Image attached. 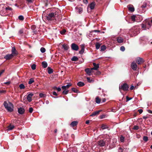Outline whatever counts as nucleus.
Here are the masks:
<instances>
[{
  "mask_svg": "<svg viewBox=\"0 0 152 152\" xmlns=\"http://www.w3.org/2000/svg\"><path fill=\"white\" fill-rule=\"evenodd\" d=\"M5 108L9 112H12L13 111L14 106L13 104L11 102H9L7 103L5 101L3 104Z\"/></svg>",
  "mask_w": 152,
  "mask_h": 152,
  "instance_id": "obj_1",
  "label": "nucleus"
},
{
  "mask_svg": "<svg viewBox=\"0 0 152 152\" xmlns=\"http://www.w3.org/2000/svg\"><path fill=\"white\" fill-rule=\"evenodd\" d=\"M57 15L54 13H51L49 14L46 15L45 17L48 20H51L56 19V17L57 16Z\"/></svg>",
  "mask_w": 152,
  "mask_h": 152,
  "instance_id": "obj_2",
  "label": "nucleus"
},
{
  "mask_svg": "<svg viewBox=\"0 0 152 152\" xmlns=\"http://www.w3.org/2000/svg\"><path fill=\"white\" fill-rule=\"evenodd\" d=\"M129 87L126 83H124L122 84L119 87V88L120 90H122L124 91H127Z\"/></svg>",
  "mask_w": 152,
  "mask_h": 152,
  "instance_id": "obj_3",
  "label": "nucleus"
},
{
  "mask_svg": "<svg viewBox=\"0 0 152 152\" xmlns=\"http://www.w3.org/2000/svg\"><path fill=\"white\" fill-rule=\"evenodd\" d=\"M12 54L14 56H16L18 55V53L17 51L16 50V49L15 47H13L12 48Z\"/></svg>",
  "mask_w": 152,
  "mask_h": 152,
  "instance_id": "obj_4",
  "label": "nucleus"
},
{
  "mask_svg": "<svg viewBox=\"0 0 152 152\" xmlns=\"http://www.w3.org/2000/svg\"><path fill=\"white\" fill-rule=\"evenodd\" d=\"M71 47L72 49L75 50L77 51L79 49L78 46L75 43H72Z\"/></svg>",
  "mask_w": 152,
  "mask_h": 152,
  "instance_id": "obj_5",
  "label": "nucleus"
},
{
  "mask_svg": "<svg viewBox=\"0 0 152 152\" xmlns=\"http://www.w3.org/2000/svg\"><path fill=\"white\" fill-rule=\"evenodd\" d=\"M13 54H8L6 55L4 57V58L6 60H9L12 58L14 56L12 55Z\"/></svg>",
  "mask_w": 152,
  "mask_h": 152,
  "instance_id": "obj_6",
  "label": "nucleus"
},
{
  "mask_svg": "<svg viewBox=\"0 0 152 152\" xmlns=\"http://www.w3.org/2000/svg\"><path fill=\"white\" fill-rule=\"evenodd\" d=\"M136 62L138 64H139L143 63L144 61L142 58L140 57H137L136 58Z\"/></svg>",
  "mask_w": 152,
  "mask_h": 152,
  "instance_id": "obj_7",
  "label": "nucleus"
},
{
  "mask_svg": "<svg viewBox=\"0 0 152 152\" xmlns=\"http://www.w3.org/2000/svg\"><path fill=\"white\" fill-rule=\"evenodd\" d=\"M127 7L129 11L133 12L134 11V8L132 5L130 4L127 6Z\"/></svg>",
  "mask_w": 152,
  "mask_h": 152,
  "instance_id": "obj_8",
  "label": "nucleus"
},
{
  "mask_svg": "<svg viewBox=\"0 0 152 152\" xmlns=\"http://www.w3.org/2000/svg\"><path fill=\"white\" fill-rule=\"evenodd\" d=\"M131 67L134 70H135L137 69V66L136 63L134 61L132 62L131 65Z\"/></svg>",
  "mask_w": 152,
  "mask_h": 152,
  "instance_id": "obj_9",
  "label": "nucleus"
},
{
  "mask_svg": "<svg viewBox=\"0 0 152 152\" xmlns=\"http://www.w3.org/2000/svg\"><path fill=\"white\" fill-rule=\"evenodd\" d=\"M93 64L94 67L93 68H91V69L97 70L99 67V64H96L95 63H93Z\"/></svg>",
  "mask_w": 152,
  "mask_h": 152,
  "instance_id": "obj_10",
  "label": "nucleus"
},
{
  "mask_svg": "<svg viewBox=\"0 0 152 152\" xmlns=\"http://www.w3.org/2000/svg\"><path fill=\"white\" fill-rule=\"evenodd\" d=\"M18 111L19 114H22L24 113L25 110L23 108L20 107L18 108Z\"/></svg>",
  "mask_w": 152,
  "mask_h": 152,
  "instance_id": "obj_11",
  "label": "nucleus"
},
{
  "mask_svg": "<svg viewBox=\"0 0 152 152\" xmlns=\"http://www.w3.org/2000/svg\"><path fill=\"white\" fill-rule=\"evenodd\" d=\"M92 70H93L91 69V68L90 69L89 68H87L85 70V71L86 72L87 74L89 75H90L91 73L93 72L92 71Z\"/></svg>",
  "mask_w": 152,
  "mask_h": 152,
  "instance_id": "obj_12",
  "label": "nucleus"
},
{
  "mask_svg": "<svg viewBox=\"0 0 152 152\" xmlns=\"http://www.w3.org/2000/svg\"><path fill=\"white\" fill-rule=\"evenodd\" d=\"M81 50L79 51L80 54H82L84 52L85 49V45H82L80 46Z\"/></svg>",
  "mask_w": 152,
  "mask_h": 152,
  "instance_id": "obj_13",
  "label": "nucleus"
},
{
  "mask_svg": "<svg viewBox=\"0 0 152 152\" xmlns=\"http://www.w3.org/2000/svg\"><path fill=\"white\" fill-rule=\"evenodd\" d=\"M33 95V94L31 93L29 94L27 96V99L28 102H30L32 100V97Z\"/></svg>",
  "mask_w": 152,
  "mask_h": 152,
  "instance_id": "obj_14",
  "label": "nucleus"
},
{
  "mask_svg": "<svg viewBox=\"0 0 152 152\" xmlns=\"http://www.w3.org/2000/svg\"><path fill=\"white\" fill-rule=\"evenodd\" d=\"M101 111V110L95 111L93 112L90 115L91 116H94L96 115L99 114L100 112Z\"/></svg>",
  "mask_w": 152,
  "mask_h": 152,
  "instance_id": "obj_15",
  "label": "nucleus"
},
{
  "mask_svg": "<svg viewBox=\"0 0 152 152\" xmlns=\"http://www.w3.org/2000/svg\"><path fill=\"white\" fill-rule=\"evenodd\" d=\"M78 124V122L77 121H72L70 124L72 127H74L76 126Z\"/></svg>",
  "mask_w": 152,
  "mask_h": 152,
  "instance_id": "obj_16",
  "label": "nucleus"
},
{
  "mask_svg": "<svg viewBox=\"0 0 152 152\" xmlns=\"http://www.w3.org/2000/svg\"><path fill=\"white\" fill-rule=\"evenodd\" d=\"M117 40L118 43H121L123 42L124 39L121 37H119L117 38Z\"/></svg>",
  "mask_w": 152,
  "mask_h": 152,
  "instance_id": "obj_17",
  "label": "nucleus"
},
{
  "mask_svg": "<svg viewBox=\"0 0 152 152\" xmlns=\"http://www.w3.org/2000/svg\"><path fill=\"white\" fill-rule=\"evenodd\" d=\"M71 86V84H69L67 85L66 86H63L62 87V88L63 89H66V88H68Z\"/></svg>",
  "mask_w": 152,
  "mask_h": 152,
  "instance_id": "obj_18",
  "label": "nucleus"
},
{
  "mask_svg": "<svg viewBox=\"0 0 152 152\" xmlns=\"http://www.w3.org/2000/svg\"><path fill=\"white\" fill-rule=\"evenodd\" d=\"M95 6L94 2H92L89 5L90 7L91 10L94 9Z\"/></svg>",
  "mask_w": 152,
  "mask_h": 152,
  "instance_id": "obj_19",
  "label": "nucleus"
},
{
  "mask_svg": "<svg viewBox=\"0 0 152 152\" xmlns=\"http://www.w3.org/2000/svg\"><path fill=\"white\" fill-rule=\"evenodd\" d=\"M14 128V126L13 125H10L8 127L7 130L8 131H10L12 130Z\"/></svg>",
  "mask_w": 152,
  "mask_h": 152,
  "instance_id": "obj_20",
  "label": "nucleus"
},
{
  "mask_svg": "<svg viewBox=\"0 0 152 152\" xmlns=\"http://www.w3.org/2000/svg\"><path fill=\"white\" fill-rule=\"evenodd\" d=\"M62 47L65 50H67L69 48L68 45L65 44L63 45H62Z\"/></svg>",
  "mask_w": 152,
  "mask_h": 152,
  "instance_id": "obj_21",
  "label": "nucleus"
},
{
  "mask_svg": "<svg viewBox=\"0 0 152 152\" xmlns=\"http://www.w3.org/2000/svg\"><path fill=\"white\" fill-rule=\"evenodd\" d=\"M47 69L48 70V72L49 74H51L53 72V70L50 67H48Z\"/></svg>",
  "mask_w": 152,
  "mask_h": 152,
  "instance_id": "obj_22",
  "label": "nucleus"
},
{
  "mask_svg": "<svg viewBox=\"0 0 152 152\" xmlns=\"http://www.w3.org/2000/svg\"><path fill=\"white\" fill-rule=\"evenodd\" d=\"M101 101V99L99 98L98 97H97L96 98V102L97 104H99L100 103Z\"/></svg>",
  "mask_w": 152,
  "mask_h": 152,
  "instance_id": "obj_23",
  "label": "nucleus"
},
{
  "mask_svg": "<svg viewBox=\"0 0 152 152\" xmlns=\"http://www.w3.org/2000/svg\"><path fill=\"white\" fill-rule=\"evenodd\" d=\"M42 66L44 68H45L47 67L48 64L45 61H43L42 63Z\"/></svg>",
  "mask_w": 152,
  "mask_h": 152,
  "instance_id": "obj_24",
  "label": "nucleus"
},
{
  "mask_svg": "<svg viewBox=\"0 0 152 152\" xmlns=\"http://www.w3.org/2000/svg\"><path fill=\"white\" fill-rule=\"evenodd\" d=\"M84 85V83L81 82H79L77 84V86L80 87L83 86Z\"/></svg>",
  "mask_w": 152,
  "mask_h": 152,
  "instance_id": "obj_25",
  "label": "nucleus"
},
{
  "mask_svg": "<svg viewBox=\"0 0 152 152\" xmlns=\"http://www.w3.org/2000/svg\"><path fill=\"white\" fill-rule=\"evenodd\" d=\"M95 45L96 49H98L101 46V44L99 42H96V43Z\"/></svg>",
  "mask_w": 152,
  "mask_h": 152,
  "instance_id": "obj_26",
  "label": "nucleus"
},
{
  "mask_svg": "<svg viewBox=\"0 0 152 152\" xmlns=\"http://www.w3.org/2000/svg\"><path fill=\"white\" fill-rule=\"evenodd\" d=\"M78 58L75 56L73 57L71 59V60L73 61H76L78 60Z\"/></svg>",
  "mask_w": 152,
  "mask_h": 152,
  "instance_id": "obj_27",
  "label": "nucleus"
},
{
  "mask_svg": "<svg viewBox=\"0 0 152 152\" xmlns=\"http://www.w3.org/2000/svg\"><path fill=\"white\" fill-rule=\"evenodd\" d=\"M19 87L20 89H22L25 88V86L23 84H21L19 85Z\"/></svg>",
  "mask_w": 152,
  "mask_h": 152,
  "instance_id": "obj_28",
  "label": "nucleus"
},
{
  "mask_svg": "<svg viewBox=\"0 0 152 152\" xmlns=\"http://www.w3.org/2000/svg\"><path fill=\"white\" fill-rule=\"evenodd\" d=\"M101 127L102 129H105L107 128L108 126L107 125L105 124H103L102 125Z\"/></svg>",
  "mask_w": 152,
  "mask_h": 152,
  "instance_id": "obj_29",
  "label": "nucleus"
},
{
  "mask_svg": "<svg viewBox=\"0 0 152 152\" xmlns=\"http://www.w3.org/2000/svg\"><path fill=\"white\" fill-rule=\"evenodd\" d=\"M106 49V46L104 45H102L101 47V51H104Z\"/></svg>",
  "mask_w": 152,
  "mask_h": 152,
  "instance_id": "obj_30",
  "label": "nucleus"
},
{
  "mask_svg": "<svg viewBox=\"0 0 152 152\" xmlns=\"http://www.w3.org/2000/svg\"><path fill=\"white\" fill-rule=\"evenodd\" d=\"M4 9L5 10V11H7L8 10H12V8L11 7H9L4 8Z\"/></svg>",
  "mask_w": 152,
  "mask_h": 152,
  "instance_id": "obj_31",
  "label": "nucleus"
},
{
  "mask_svg": "<svg viewBox=\"0 0 152 152\" xmlns=\"http://www.w3.org/2000/svg\"><path fill=\"white\" fill-rule=\"evenodd\" d=\"M34 82L33 78H31L29 79V80L28 82V84H31L33 83Z\"/></svg>",
  "mask_w": 152,
  "mask_h": 152,
  "instance_id": "obj_32",
  "label": "nucleus"
},
{
  "mask_svg": "<svg viewBox=\"0 0 152 152\" xmlns=\"http://www.w3.org/2000/svg\"><path fill=\"white\" fill-rule=\"evenodd\" d=\"M147 6V3L145 2H144L143 4L141 6V7L142 8H145Z\"/></svg>",
  "mask_w": 152,
  "mask_h": 152,
  "instance_id": "obj_33",
  "label": "nucleus"
},
{
  "mask_svg": "<svg viewBox=\"0 0 152 152\" xmlns=\"http://www.w3.org/2000/svg\"><path fill=\"white\" fill-rule=\"evenodd\" d=\"M72 90L75 93H78V91L77 90V89L74 88H72Z\"/></svg>",
  "mask_w": 152,
  "mask_h": 152,
  "instance_id": "obj_34",
  "label": "nucleus"
},
{
  "mask_svg": "<svg viewBox=\"0 0 152 152\" xmlns=\"http://www.w3.org/2000/svg\"><path fill=\"white\" fill-rule=\"evenodd\" d=\"M64 90L63 92L62 93L64 94H66L69 91L66 89H64Z\"/></svg>",
  "mask_w": 152,
  "mask_h": 152,
  "instance_id": "obj_35",
  "label": "nucleus"
},
{
  "mask_svg": "<svg viewBox=\"0 0 152 152\" xmlns=\"http://www.w3.org/2000/svg\"><path fill=\"white\" fill-rule=\"evenodd\" d=\"M40 51L42 53H44L45 51V49L43 47H42L40 49Z\"/></svg>",
  "mask_w": 152,
  "mask_h": 152,
  "instance_id": "obj_36",
  "label": "nucleus"
},
{
  "mask_svg": "<svg viewBox=\"0 0 152 152\" xmlns=\"http://www.w3.org/2000/svg\"><path fill=\"white\" fill-rule=\"evenodd\" d=\"M18 19L20 20H23L24 19V17L22 15H20L18 17Z\"/></svg>",
  "mask_w": 152,
  "mask_h": 152,
  "instance_id": "obj_37",
  "label": "nucleus"
},
{
  "mask_svg": "<svg viewBox=\"0 0 152 152\" xmlns=\"http://www.w3.org/2000/svg\"><path fill=\"white\" fill-rule=\"evenodd\" d=\"M132 20L134 22L135 21V15H133L131 17V18Z\"/></svg>",
  "mask_w": 152,
  "mask_h": 152,
  "instance_id": "obj_38",
  "label": "nucleus"
},
{
  "mask_svg": "<svg viewBox=\"0 0 152 152\" xmlns=\"http://www.w3.org/2000/svg\"><path fill=\"white\" fill-rule=\"evenodd\" d=\"M98 145L102 147L104 146L105 145L106 143H98Z\"/></svg>",
  "mask_w": 152,
  "mask_h": 152,
  "instance_id": "obj_39",
  "label": "nucleus"
},
{
  "mask_svg": "<svg viewBox=\"0 0 152 152\" xmlns=\"http://www.w3.org/2000/svg\"><path fill=\"white\" fill-rule=\"evenodd\" d=\"M36 65L35 64H33L31 66V69L33 70H35L36 69Z\"/></svg>",
  "mask_w": 152,
  "mask_h": 152,
  "instance_id": "obj_40",
  "label": "nucleus"
},
{
  "mask_svg": "<svg viewBox=\"0 0 152 152\" xmlns=\"http://www.w3.org/2000/svg\"><path fill=\"white\" fill-rule=\"evenodd\" d=\"M143 140L145 142H147L148 140V137L147 136H144L143 137Z\"/></svg>",
  "mask_w": 152,
  "mask_h": 152,
  "instance_id": "obj_41",
  "label": "nucleus"
},
{
  "mask_svg": "<svg viewBox=\"0 0 152 152\" xmlns=\"http://www.w3.org/2000/svg\"><path fill=\"white\" fill-rule=\"evenodd\" d=\"M142 28H144V30L147 27L146 25H145L143 24H142Z\"/></svg>",
  "mask_w": 152,
  "mask_h": 152,
  "instance_id": "obj_42",
  "label": "nucleus"
},
{
  "mask_svg": "<svg viewBox=\"0 0 152 152\" xmlns=\"http://www.w3.org/2000/svg\"><path fill=\"white\" fill-rule=\"evenodd\" d=\"M66 30L65 29H64L62 31H60V33L61 34H64L66 32Z\"/></svg>",
  "mask_w": 152,
  "mask_h": 152,
  "instance_id": "obj_43",
  "label": "nucleus"
},
{
  "mask_svg": "<svg viewBox=\"0 0 152 152\" xmlns=\"http://www.w3.org/2000/svg\"><path fill=\"white\" fill-rule=\"evenodd\" d=\"M125 146H123L122 147H120L119 148V149L120 150H121V152H123V149H125Z\"/></svg>",
  "mask_w": 152,
  "mask_h": 152,
  "instance_id": "obj_44",
  "label": "nucleus"
},
{
  "mask_svg": "<svg viewBox=\"0 0 152 152\" xmlns=\"http://www.w3.org/2000/svg\"><path fill=\"white\" fill-rule=\"evenodd\" d=\"M79 12V13H81L83 12V9L81 7H79L78 8Z\"/></svg>",
  "mask_w": 152,
  "mask_h": 152,
  "instance_id": "obj_45",
  "label": "nucleus"
},
{
  "mask_svg": "<svg viewBox=\"0 0 152 152\" xmlns=\"http://www.w3.org/2000/svg\"><path fill=\"white\" fill-rule=\"evenodd\" d=\"M139 129V127L137 126H134L133 129L137 130Z\"/></svg>",
  "mask_w": 152,
  "mask_h": 152,
  "instance_id": "obj_46",
  "label": "nucleus"
},
{
  "mask_svg": "<svg viewBox=\"0 0 152 152\" xmlns=\"http://www.w3.org/2000/svg\"><path fill=\"white\" fill-rule=\"evenodd\" d=\"M147 27L148 28V26H149V27H150L151 26V23L149 22H148L146 24Z\"/></svg>",
  "mask_w": 152,
  "mask_h": 152,
  "instance_id": "obj_47",
  "label": "nucleus"
},
{
  "mask_svg": "<svg viewBox=\"0 0 152 152\" xmlns=\"http://www.w3.org/2000/svg\"><path fill=\"white\" fill-rule=\"evenodd\" d=\"M120 50L123 51H124L125 50V47L123 46H121L120 48Z\"/></svg>",
  "mask_w": 152,
  "mask_h": 152,
  "instance_id": "obj_48",
  "label": "nucleus"
},
{
  "mask_svg": "<svg viewBox=\"0 0 152 152\" xmlns=\"http://www.w3.org/2000/svg\"><path fill=\"white\" fill-rule=\"evenodd\" d=\"M33 108L32 107H30L29 108V112L30 113H32L33 111Z\"/></svg>",
  "mask_w": 152,
  "mask_h": 152,
  "instance_id": "obj_49",
  "label": "nucleus"
},
{
  "mask_svg": "<svg viewBox=\"0 0 152 152\" xmlns=\"http://www.w3.org/2000/svg\"><path fill=\"white\" fill-rule=\"evenodd\" d=\"M124 138L123 136H121L120 137V141L121 142H123L124 141Z\"/></svg>",
  "mask_w": 152,
  "mask_h": 152,
  "instance_id": "obj_50",
  "label": "nucleus"
},
{
  "mask_svg": "<svg viewBox=\"0 0 152 152\" xmlns=\"http://www.w3.org/2000/svg\"><path fill=\"white\" fill-rule=\"evenodd\" d=\"M3 12H4L3 10L0 11V13L2 15L4 16V15H6V14H5V13H4Z\"/></svg>",
  "mask_w": 152,
  "mask_h": 152,
  "instance_id": "obj_51",
  "label": "nucleus"
},
{
  "mask_svg": "<svg viewBox=\"0 0 152 152\" xmlns=\"http://www.w3.org/2000/svg\"><path fill=\"white\" fill-rule=\"evenodd\" d=\"M26 1L29 3H32L34 2V0H26Z\"/></svg>",
  "mask_w": 152,
  "mask_h": 152,
  "instance_id": "obj_52",
  "label": "nucleus"
},
{
  "mask_svg": "<svg viewBox=\"0 0 152 152\" xmlns=\"http://www.w3.org/2000/svg\"><path fill=\"white\" fill-rule=\"evenodd\" d=\"M11 82L10 81H8L7 82H5L4 83V84L9 85L10 84Z\"/></svg>",
  "mask_w": 152,
  "mask_h": 152,
  "instance_id": "obj_53",
  "label": "nucleus"
},
{
  "mask_svg": "<svg viewBox=\"0 0 152 152\" xmlns=\"http://www.w3.org/2000/svg\"><path fill=\"white\" fill-rule=\"evenodd\" d=\"M32 29L34 30L36 28V26L35 25H33L31 26V27Z\"/></svg>",
  "mask_w": 152,
  "mask_h": 152,
  "instance_id": "obj_54",
  "label": "nucleus"
},
{
  "mask_svg": "<svg viewBox=\"0 0 152 152\" xmlns=\"http://www.w3.org/2000/svg\"><path fill=\"white\" fill-rule=\"evenodd\" d=\"M39 96L41 97H42L44 96V94L42 93H40L39 95Z\"/></svg>",
  "mask_w": 152,
  "mask_h": 152,
  "instance_id": "obj_55",
  "label": "nucleus"
},
{
  "mask_svg": "<svg viewBox=\"0 0 152 152\" xmlns=\"http://www.w3.org/2000/svg\"><path fill=\"white\" fill-rule=\"evenodd\" d=\"M83 1L84 3L87 4H88V3L87 0H83Z\"/></svg>",
  "mask_w": 152,
  "mask_h": 152,
  "instance_id": "obj_56",
  "label": "nucleus"
},
{
  "mask_svg": "<svg viewBox=\"0 0 152 152\" xmlns=\"http://www.w3.org/2000/svg\"><path fill=\"white\" fill-rule=\"evenodd\" d=\"M138 111L141 114L143 110L142 109H140L138 110Z\"/></svg>",
  "mask_w": 152,
  "mask_h": 152,
  "instance_id": "obj_57",
  "label": "nucleus"
},
{
  "mask_svg": "<svg viewBox=\"0 0 152 152\" xmlns=\"http://www.w3.org/2000/svg\"><path fill=\"white\" fill-rule=\"evenodd\" d=\"M53 95H55L56 96H57L58 94L55 91H54L53 92Z\"/></svg>",
  "mask_w": 152,
  "mask_h": 152,
  "instance_id": "obj_58",
  "label": "nucleus"
},
{
  "mask_svg": "<svg viewBox=\"0 0 152 152\" xmlns=\"http://www.w3.org/2000/svg\"><path fill=\"white\" fill-rule=\"evenodd\" d=\"M87 79L88 81V82H91V80H90V77H87Z\"/></svg>",
  "mask_w": 152,
  "mask_h": 152,
  "instance_id": "obj_59",
  "label": "nucleus"
},
{
  "mask_svg": "<svg viewBox=\"0 0 152 152\" xmlns=\"http://www.w3.org/2000/svg\"><path fill=\"white\" fill-rule=\"evenodd\" d=\"M134 87L133 85H131V87H130V89L131 90H132L134 88Z\"/></svg>",
  "mask_w": 152,
  "mask_h": 152,
  "instance_id": "obj_60",
  "label": "nucleus"
},
{
  "mask_svg": "<svg viewBox=\"0 0 152 152\" xmlns=\"http://www.w3.org/2000/svg\"><path fill=\"white\" fill-rule=\"evenodd\" d=\"M4 70H2L1 71H0V76L4 72Z\"/></svg>",
  "mask_w": 152,
  "mask_h": 152,
  "instance_id": "obj_61",
  "label": "nucleus"
},
{
  "mask_svg": "<svg viewBox=\"0 0 152 152\" xmlns=\"http://www.w3.org/2000/svg\"><path fill=\"white\" fill-rule=\"evenodd\" d=\"M19 33L20 34H22L23 33V30L21 29L19 31Z\"/></svg>",
  "mask_w": 152,
  "mask_h": 152,
  "instance_id": "obj_62",
  "label": "nucleus"
},
{
  "mask_svg": "<svg viewBox=\"0 0 152 152\" xmlns=\"http://www.w3.org/2000/svg\"><path fill=\"white\" fill-rule=\"evenodd\" d=\"M131 98L128 97V96H126V100L127 101H128L131 99Z\"/></svg>",
  "mask_w": 152,
  "mask_h": 152,
  "instance_id": "obj_63",
  "label": "nucleus"
},
{
  "mask_svg": "<svg viewBox=\"0 0 152 152\" xmlns=\"http://www.w3.org/2000/svg\"><path fill=\"white\" fill-rule=\"evenodd\" d=\"M57 90L58 91H61V89L60 88L58 87L57 88Z\"/></svg>",
  "mask_w": 152,
  "mask_h": 152,
  "instance_id": "obj_64",
  "label": "nucleus"
}]
</instances>
